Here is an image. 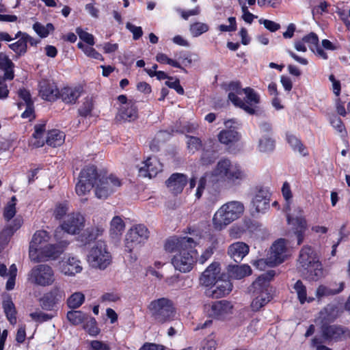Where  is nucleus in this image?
Here are the masks:
<instances>
[{"label":"nucleus","mask_w":350,"mask_h":350,"mask_svg":"<svg viewBox=\"0 0 350 350\" xmlns=\"http://www.w3.org/2000/svg\"><path fill=\"white\" fill-rule=\"evenodd\" d=\"M162 170L163 165L160 161L155 157H150L143 162L142 166L139 168V173L141 176L151 178L156 176Z\"/></svg>","instance_id":"20"},{"label":"nucleus","mask_w":350,"mask_h":350,"mask_svg":"<svg viewBox=\"0 0 350 350\" xmlns=\"http://www.w3.org/2000/svg\"><path fill=\"white\" fill-rule=\"evenodd\" d=\"M33 30L41 38H46L51 31L54 30V27L51 23H47L46 25H42L40 23H36L33 25Z\"/></svg>","instance_id":"44"},{"label":"nucleus","mask_w":350,"mask_h":350,"mask_svg":"<svg viewBox=\"0 0 350 350\" xmlns=\"http://www.w3.org/2000/svg\"><path fill=\"white\" fill-rule=\"evenodd\" d=\"M65 135L59 130H52L47 134L46 143L51 146H59L64 143Z\"/></svg>","instance_id":"36"},{"label":"nucleus","mask_w":350,"mask_h":350,"mask_svg":"<svg viewBox=\"0 0 350 350\" xmlns=\"http://www.w3.org/2000/svg\"><path fill=\"white\" fill-rule=\"evenodd\" d=\"M297 269L309 280L318 281L324 277V270L315 250L305 245L300 250Z\"/></svg>","instance_id":"3"},{"label":"nucleus","mask_w":350,"mask_h":350,"mask_svg":"<svg viewBox=\"0 0 350 350\" xmlns=\"http://www.w3.org/2000/svg\"><path fill=\"white\" fill-rule=\"evenodd\" d=\"M187 181L188 179L186 175L180 173H174L166 180L165 185L172 193L178 194L183 191Z\"/></svg>","instance_id":"23"},{"label":"nucleus","mask_w":350,"mask_h":350,"mask_svg":"<svg viewBox=\"0 0 350 350\" xmlns=\"http://www.w3.org/2000/svg\"><path fill=\"white\" fill-rule=\"evenodd\" d=\"M288 256L286 241L284 239H280L275 241L271 247L268 263L271 267L278 265L284 262Z\"/></svg>","instance_id":"17"},{"label":"nucleus","mask_w":350,"mask_h":350,"mask_svg":"<svg viewBox=\"0 0 350 350\" xmlns=\"http://www.w3.org/2000/svg\"><path fill=\"white\" fill-rule=\"evenodd\" d=\"M293 288L301 304H303L306 301L311 302L314 300L312 297H307L306 287L301 280H297L294 284Z\"/></svg>","instance_id":"40"},{"label":"nucleus","mask_w":350,"mask_h":350,"mask_svg":"<svg viewBox=\"0 0 350 350\" xmlns=\"http://www.w3.org/2000/svg\"><path fill=\"white\" fill-rule=\"evenodd\" d=\"M150 232L146 226L142 224L133 226L125 236V251L131 253L140 247L148 239Z\"/></svg>","instance_id":"10"},{"label":"nucleus","mask_w":350,"mask_h":350,"mask_svg":"<svg viewBox=\"0 0 350 350\" xmlns=\"http://www.w3.org/2000/svg\"><path fill=\"white\" fill-rule=\"evenodd\" d=\"M14 65L9 57L3 53H0V69L4 71L3 76H5L8 80H12L14 77Z\"/></svg>","instance_id":"30"},{"label":"nucleus","mask_w":350,"mask_h":350,"mask_svg":"<svg viewBox=\"0 0 350 350\" xmlns=\"http://www.w3.org/2000/svg\"><path fill=\"white\" fill-rule=\"evenodd\" d=\"M34 133L33 134V139L31 143L35 147H41L44 144V135L45 131V124H39L34 126Z\"/></svg>","instance_id":"37"},{"label":"nucleus","mask_w":350,"mask_h":350,"mask_svg":"<svg viewBox=\"0 0 350 350\" xmlns=\"http://www.w3.org/2000/svg\"><path fill=\"white\" fill-rule=\"evenodd\" d=\"M50 237L45 230L36 231L30 242L29 256L31 261L38 262L57 258L63 252L62 247L49 243Z\"/></svg>","instance_id":"2"},{"label":"nucleus","mask_w":350,"mask_h":350,"mask_svg":"<svg viewBox=\"0 0 350 350\" xmlns=\"http://www.w3.org/2000/svg\"><path fill=\"white\" fill-rule=\"evenodd\" d=\"M21 38L16 42L9 45L10 48L18 55L24 54L27 51V40H31V37L25 33L18 31L15 36V38Z\"/></svg>","instance_id":"29"},{"label":"nucleus","mask_w":350,"mask_h":350,"mask_svg":"<svg viewBox=\"0 0 350 350\" xmlns=\"http://www.w3.org/2000/svg\"><path fill=\"white\" fill-rule=\"evenodd\" d=\"M85 300L84 295L81 292H75L72 294L67 300L69 308H77L82 305Z\"/></svg>","instance_id":"46"},{"label":"nucleus","mask_w":350,"mask_h":350,"mask_svg":"<svg viewBox=\"0 0 350 350\" xmlns=\"http://www.w3.org/2000/svg\"><path fill=\"white\" fill-rule=\"evenodd\" d=\"M94 104L92 98H86L79 109V113L81 116H88L90 115L93 109Z\"/></svg>","instance_id":"54"},{"label":"nucleus","mask_w":350,"mask_h":350,"mask_svg":"<svg viewBox=\"0 0 350 350\" xmlns=\"http://www.w3.org/2000/svg\"><path fill=\"white\" fill-rule=\"evenodd\" d=\"M148 309L152 319L159 324H164L172 321L176 314L174 303L166 297L152 300Z\"/></svg>","instance_id":"7"},{"label":"nucleus","mask_w":350,"mask_h":350,"mask_svg":"<svg viewBox=\"0 0 350 350\" xmlns=\"http://www.w3.org/2000/svg\"><path fill=\"white\" fill-rule=\"evenodd\" d=\"M220 267L218 262L211 263L202 273L200 282L205 286H212L216 284L219 279Z\"/></svg>","instance_id":"21"},{"label":"nucleus","mask_w":350,"mask_h":350,"mask_svg":"<svg viewBox=\"0 0 350 350\" xmlns=\"http://www.w3.org/2000/svg\"><path fill=\"white\" fill-rule=\"evenodd\" d=\"M330 123L333 128L338 133L344 134L346 133L345 126L341 119L337 116H333L330 119Z\"/></svg>","instance_id":"58"},{"label":"nucleus","mask_w":350,"mask_h":350,"mask_svg":"<svg viewBox=\"0 0 350 350\" xmlns=\"http://www.w3.org/2000/svg\"><path fill=\"white\" fill-rule=\"evenodd\" d=\"M76 32L78 34L79 38L87 44H90V46H93L94 44V38L92 34L89 33L81 28H77L76 29Z\"/></svg>","instance_id":"55"},{"label":"nucleus","mask_w":350,"mask_h":350,"mask_svg":"<svg viewBox=\"0 0 350 350\" xmlns=\"http://www.w3.org/2000/svg\"><path fill=\"white\" fill-rule=\"evenodd\" d=\"M57 269L60 273L67 277H75L83 271V262L76 255H64L58 262Z\"/></svg>","instance_id":"12"},{"label":"nucleus","mask_w":350,"mask_h":350,"mask_svg":"<svg viewBox=\"0 0 350 350\" xmlns=\"http://www.w3.org/2000/svg\"><path fill=\"white\" fill-rule=\"evenodd\" d=\"M85 225V219L80 213H72L68 215L59 228L56 229L55 237L59 239V234L64 231L68 234H75L79 233Z\"/></svg>","instance_id":"15"},{"label":"nucleus","mask_w":350,"mask_h":350,"mask_svg":"<svg viewBox=\"0 0 350 350\" xmlns=\"http://www.w3.org/2000/svg\"><path fill=\"white\" fill-rule=\"evenodd\" d=\"M40 95L46 100H55L59 94V92L54 83L44 80L40 83Z\"/></svg>","instance_id":"24"},{"label":"nucleus","mask_w":350,"mask_h":350,"mask_svg":"<svg viewBox=\"0 0 350 350\" xmlns=\"http://www.w3.org/2000/svg\"><path fill=\"white\" fill-rule=\"evenodd\" d=\"M16 198L15 196H12L10 201L7 204L4 208L3 217L7 221L11 220L16 215Z\"/></svg>","instance_id":"45"},{"label":"nucleus","mask_w":350,"mask_h":350,"mask_svg":"<svg viewBox=\"0 0 350 350\" xmlns=\"http://www.w3.org/2000/svg\"><path fill=\"white\" fill-rule=\"evenodd\" d=\"M68 208L66 204H58L56 205L53 215L57 219H62L68 212Z\"/></svg>","instance_id":"60"},{"label":"nucleus","mask_w":350,"mask_h":350,"mask_svg":"<svg viewBox=\"0 0 350 350\" xmlns=\"http://www.w3.org/2000/svg\"><path fill=\"white\" fill-rule=\"evenodd\" d=\"M245 206L237 200L229 201L221 205L214 213L212 224L217 230H221L243 215Z\"/></svg>","instance_id":"5"},{"label":"nucleus","mask_w":350,"mask_h":350,"mask_svg":"<svg viewBox=\"0 0 350 350\" xmlns=\"http://www.w3.org/2000/svg\"><path fill=\"white\" fill-rule=\"evenodd\" d=\"M196 242L191 237H172L165 244L166 251L176 254L172 263L176 270L183 273L190 271L196 260L197 251L194 250Z\"/></svg>","instance_id":"1"},{"label":"nucleus","mask_w":350,"mask_h":350,"mask_svg":"<svg viewBox=\"0 0 350 350\" xmlns=\"http://www.w3.org/2000/svg\"><path fill=\"white\" fill-rule=\"evenodd\" d=\"M84 329L91 336H96L99 333V329L96 325V321L94 318H90L84 325Z\"/></svg>","instance_id":"56"},{"label":"nucleus","mask_w":350,"mask_h":350,"mask_svg":"<svg viewBox=\"0 0 350 350\" xmlns=\"http://www.w3.org/2000/svg\"><path fill=\"white\" fill-rule=\"evenodd\" d=\"M302 40L305 44H307L309 49L313 51L317 56L322 58L323 59H327V54L321 46L319 44V38L314 33H310L304 37Z\"/></svg>","instance_id":"26"},{"label":"nucleus","mask_w":350,"mask_h":350,"mask_svg":"<svg viewBox=\"0 0 350 350\" xmlns=\"http://www.w3.org/2000/svg\"><path fill=\"white\" fill-rule=\"evenodd\" d=\"M217 138L221 144L228 145L238 142L241 138V135L234 130H222Z\"/></svg>","instance_id":"32"},{"label":"nucleus","mask_w":350,"mask_h":350,"mask_svg":"<svg viewBox=\"0 0 350 350\" xmlns=\"http://www.w3.org/2000/svg\"><path fill=\"white\" fill-rule=\"evenodd\" d=\"M126 27L133 33V40H137L142 37L143 31L141 27H137L131 23H127Z\"/></svg>","instance_id":"61"},{"label":"nucleus","mask_w":350,"mask_h":350,"mask_svg":"<svg viewBox=\"0 0 350 350\" xmlns=\"http://www.w3.org/2000/svg\"><path fill=\"white\" fill-rule=\"evenodd\" d=\"M286 140L295 151L303 153L304 146L300 140L295 135L291 133H287Z\"/></svg>","instance_id":"52"},{"label":"nucleus","mask_w":350,"mask_h":350,"mask_svg":"<svg viewBox=\"0 0 350 350\" xmlns=\"http://www.w3.org/2000/svg\"><path fill=\"white\" fill-rule=\"evenodd\" d=\"M23 223V219L21 217L18 216L14 219V220L8 225V226L3 230L1 234H8L9 236L13 234V233L18 230Z\"/></svg>","instance_id":"49"},{"label":"nucleus","mask_w":350,"mask_h":350,"mask_svg":"<svg viewBox=\"0 0 350 350\" xmlns=\"http://www.w3.org/2000/svg\"><path fill=\"white\" fill-rule=\"evenodd\" d=\"M228 272L230 277L239 280L250 275L252 269L249 265L245 264L230 265L228 267Z\"/></svg>","instance_id":"28"},{"label":"nucleus","mask_w":350,"mask_h":350,"mask_svg":"<svg viewBox=\"0 0 350 350\" xmlns=\"http://www.w3.org/2000/svg\"><path fill=\"white\" fill-rule=\"evenodd\" d=\"M80 88H65L62 90L61 97L66 103H75L81 96Z\"/></svg>","instance_id":"33"},{"label":"nucleus","mask_w":350,"mask_h":350,"mask_svg":"<svg viewBox=\"0 0 350 350\" xmlns=\"http://www.w3.org/2000/svg\"><path fill=\"white\" fill-rule=\"evenodd\" d=\"M304 209L297 206L294 209L293 213H287L286 218L289 225H291L294 233L297 238V244L300 245L304 237V232L307 230V220L304 215Z\"/></svg>","instance_id":"13"},{"label":"nucleus","mask_w":350,"mask_h":350,"mask_svg":"<svg viewBox=\"0 0 350 350\" xmlns=\"http://www.w3.org/2000/svg\"><path fill=\"white\" fill-rule=\"evenodd\" d=\"M207 177L212 182L230 181L236 182L246 178L247 174L242 167L228 159H220L215 168Z\"/></svg>","instance_id":"4"},{"label":"nucleus","mask_w":350,"mask_h":350,"mask_svg":"<svg viewBox=\"0 0 350 350\" xmlns=\"http://www.w3.org/2000/svg\"><path fill=\"white\" fill-rule=\"evenodd\" d=\"M87 314L79 310L69 311L67 313L68 320L73 325H79L87 319Z\"/></svg>","instance_id":"47"},{"label":"nucleus","mask_w":350,"mask_h":350,"mask_svg":"<svg viewBox=\"0 0 350 350\" xmlns=\"http://www.w3.org/2000/svg\"><path fill=\"white\" fill-rule=\"evenodd\" d=\"M249 246L243 242H235L231 244L228 249V254L234 261L239 262L248 254Z\"/></svg>","instance_id":"25"},{"label":"nucleus","mask_w":350,"mask_h":350,"mask_svg":"<svg viewBox=\"0 0 350 350\" xmlns=\"http://www.w3.org/2000/svg\"><path fill=\"white\" fill-rule=\"evenodd\" d=\"M209 26L204 23L196 22L190 25L189 31L192 36L198 37L208 31Z\"/></svg>","instance_id":"43"},{"label":"nucleus","mask_w":350,"mask_h":350,"mask_svg":"<svg viewBox=\"0 0 350 350\" xmlns=\"http://www.w3.org/2000/svg\"><path fill=\"white\" fill-rule=\"evenodd\" d=\"M187 145L189 152L194 153L202 147V142L197 137L187 136Z\"/></svg>","instance_id":"51"},{"label":"nucleus","mask_w":350,"mask_h":350,"mask_svg":"<svg viewBox=\"0 0 350 350\" xmlns=\"http://www.w3.org/2000/svg\"><path fill=\"white\" fill-rule=\"evenodd\" d=\"M216 287L211 292L213 297H221L230 293L232 291V284L227 280H218L216 282Z\"/></svg>","instance_id":"31"},{"label":"nucleus","mask_w":350,"mask_h":350,"mask_svg":"<svg viewBox=\"0 0 350 350\" xmlns=\"http://www.w3.org/2000/svg\"><path fill=\"white\" fill-rule=\"evenodd\" d=\"M99 180L95 183V195L98 198L105 199L121 185L120 180L113 175L107 176L100 174Z\"/></svg>","instance_id":"11"},{"label":"nucleus","mask_w":350,"mask_h":350,"mask_svg":"<svg viewBox=\"0 0 350 350\" xmlns=\"http://www.w3.org/2000/svg\"><path fill=\"white\" fill-rule=\"evenodd\" d=\"M124 228L125 224L122 219L119 216L114 217L110 223V236L113 239L118 238L122 234Z\"/></svg>","instance_id":"34"},{"label":"nucleus","mask_w":350,"mask_h":350,"mask_svg":"<svg viewBox=\"0 0 350 350\" xmlns=\"http://www.w3.org/2000/svg\"><path fill=\"white\" fill-rule=\"evenodd\" d=\"M3 308L4 312L6 314L8 320L12 325L16 324V311L14 307V304L11 300L10 298H8L5 299L3 302Z\"/></svg>","instance_id":"38"},{"label":"nucleus","mask_w":350,"mask_h":350,"mask_svg":"<svg viewBox=\"0 0 350 350\" xmlns=\"http://www.w3.org/2000/svg\"><path fill=\"white\" fill-rule=\"evenodd\" d=\"M18 96L23 100V101L18 103V107L20 109H22V105L33 103L29 92L25 89H20Z\"/></svg>","instance_id":"57"},{"label":"nucleus","mask_w":350,"mask_h":350,"mask_svg":"<svg viewBox=\"0 0 350 350\" xmlns=\"http://www.w3.org/2000/svg\"><path fill=\"white\" fill-rule=\"evenodd\" d=\"M85 178V176L79 177V182L76 185V193L80 196L86 195L90 192V189L94 187V183L87 182L88 179Z\"/></svg>","instance_id":"41"},{"label":"nucleus","mask_w":350,"mask_h":350,"mask_svg":"<svg viewBox=\"0 0 350 350\" xmlns=\"http://www.w3.org/2000/svg\"><path fill=\"white\" fill-rule=\"evenodd\" d=\"M252 208L256 213H265L269 208V194L263 189H258L252 200Z\"/></svg>","instance_id":"22"},{"label":"nucleus","mask_w":350,"mask_h":350,"mask_svg":"<svg viewBox=\"0 0 350 350\" xmlns=\"http://www.w3.org/2000/svg\"><path fill=\"white\" fill-rule=\"evenodd\" d=\"M27 280L31 284L38 286H52L56 280L55 271L47 264L37 265L28 273Z\"/></svg>","instance_id":"9"},{"label":"nucleus","mask_w":350,"mask_h":350,"mask_svg":"<svg viewBox=\"0 0 350 350\" xmlns=\"http://www.w3.org/2000/svg\"><path fill=\"white\" fill-rule=\"evenodd\" d=\"M258 22L260 24H262L267 29L271 32H275L280 28V24L268 19L260 18Z\"/></svg>","instance_id":"59"},{"label":"nucleus","mask_w":350,"mask_h":350,"mask_svg":"<svg viewBox=\"0 0 350 350\" xmlns=\"http://www.w3.org/2000/svg\"><path fill=\"white\" fill-rule=\"evenodd\" d=\"M282 196L286 200L284 209L288 213L291 210V203L293 198L291 187L288 183L284 182L282 187Z\"/></svg>","instance_id":"48"},{"label":"nucleus","mask_w":350,"mask_h":350,"mask_svg":"<svg viewBox=\"0 0 350 350\" xmlns=\"http://www.w3.org/2000/svg\"><path fill=\"white\" fill-rule=\"evenodd\" d=\"M273 276L271 272L259 276L251 286L250 291L253 294L251 308L254 311H258L267 304L271 295L269 289V280Z\"/></svg>","instance_id":"6"},{"label":"nucleus","mask_w":350,"mask_h":350,"mask_svg":"<svg viewBox=\"0 0 350 350\" xmlns=\"http://www.w3.org/2000/svg\"><path fill=\"white\" fill-rule=\"evenodd\" d=\"M116 118L123 121L131 122L137 118V109L135 103H130L129 105L119 107Z\"/></svg>","instance_id":"27"},{"label":"nucleus","mask_w":350,"mask_h":350,"mask_svg":"<svg viewBox=\"0 0 350 350\" xmlns=\"http://www.w3.org/2000/svg\"><path fill=\"white\" fill-rule=\"evenodd\" d=\"M232 304L226 300L216 301L204 306V310L208 317L216 319H224L232 313Z\"/></svg>","instance_id":"16"},{"label":"nucleus","mask_w":350,"mask_h":350,"mask_svg":"<svg viewBox=\"0 0 350 350\" xmlns=\"http://www.w3.org/2000/svg\"><path fill=\"white\" fill-rule=\"evenodd\" d=\"M176 12L180 14L183 18L187 20L191 16H196L200 13V9L198 6L196 7L193 10L185 11L180 8H177Z\"/></svg>","instance_id":"62"},{"label":"nucleus","mask_w":350,"mask_h":350,"mask_svg":"<svg viewBox=\"0 0 350 350\" xmlns=\"http://www.w3.org/2000/svg\"><path fill=\"white\" fill-rule=\"evenodd\" d=\"M156 60L161 64H167L175 68H182L185 72H186V70L183 68L180 64L176 60L169 58L165 54L163 53H157L156 55Z\"/></svg>","instance_id":"53"},{"label":"nucleus","mask_w":350,"mask_h":350,"mask_svg":"<svg viewBox=\"0 0 350 350\" xmlns=\"http://www.w3.org/2000/svg\"><path fill=\"white\" fill-rule=\"evenodd\" d=\"M275 141L269 135L262 136L258 144V149L260 152H268L274 149Z\"/></svg>","instance_id":"42"},{"label":"nucleus","mask_w":350,"mask_h":350,"mask_svg":"<svg viewBox=\"0 0 350 350\" xmlns=\"http://www.w3.org/2000/svg\"><path fill=\"white\" fill-rule=\"evenodd\" d=\"M104 231L105 227L103 225L100 224L87 229L85 235L87 236L86 239L88 241H92L102 235Z\"/></svg>","instance_id":"50"},{"label":"nucleus","mask_w":350,"mask_h":350,"mask_svg":"<svg viewBox=\"0 0 350 350\" xmlns=\"http://www.w3.org/2000/svg\"><path fill=\"white\" fill-rule=\"evenodd\" d=\"M65 294L59 286H53L40 299V305L45 310H51L56 304L64 299Z\"/></svg>","instance_id":"18"},{"label":"nucleus","mask_w":350,"mask_h":350,"mask_svg":"<svg viewBox=\"0 0 350 350\" xmlns=\"http://www.w3.org/2000/svg\"><path fill=\"white\" fill-rule=\"evenodd\" d=\"M103 172H98L96 168L94 165L87 166L83 168L79 175V177L85 176V179H88L87 182H92L94 183V187L95 183L98 181L100 174H105Z\"/></svg>","instance_id":"35"},{"label":"nucleus","mask_w":350,"mask_h":350,"mask_svg":"<svg viewBox=\"0 0 350 350\" xmlns=\"http://www.w3.org/2000/svg\"><path fill=\"white\" fill-rule=\"evenodd\" d=\"M166 347L160 344L145 342L138 350H165Z\"/></svg>","instance_id":"64"},{"label":"nucleus","mask_w":350,"mask_h":350,"mask_svg":"<svg viewBox=\"0 0 350 350\" xmlns=\"http://www.w3.org/2000/svg\"><path fill=\"white\" fill-rule=\"evenodd\" d=\"M344 286H345V283L342 282L339 283L338 288L336 289L327 288L323 285H321L317 289L316 296L319 299H321L323 297L334 295L338 294V293H340L341 291H342V290L344 289Z\"/></svg>","instance_id":"39"},{"label":"nucleus","mask_w":350,"mask_h":350,"mask_svg":"<svg viewBox=\"0 0 350 350\" xmlns=\"http://www.w3.org/2000/svg\"><path fill=\"white\" fill-rule=\"evenodd\" d=\"M31 319L36 321L43 322L46 321L51 319V316L42 312L41 311H36L30 314Z\"/></svg>","instance_id":"63"},{"label":"nucleus","mask_w":350,"mask_h":350,"mask_svg":"<svg viewBox=\"0 0 350 350\" xmlns=\"http://www.w3.org/2000/svg\"><path fill=\"white\" fill-rule=\"evenodd\" d=\"M90 267L100 271L106 269L112 262V256L105 241H98L90 249L87 256Z\"/></svg>","instance_id":"8"},{"label":"nucleus","mask_w":350,"mask_h":350,"mask_svg":"<svg viewBox=\"0 0 350 350\" xmlns=\"http://www.w3.org/2000/svg\"><path fill=\"white\" fill-rule=\"evenodd\" d=\"M322 336L327 340H340L350 338V329L335 325H323L321 327Z\"/></svg>","instance_id":"19"},{"label":"nucleus","mask_w":350,"mask_h":350,"mask_svg":"<svg viewBox=\"0 0 350 350\" xmlns=\"http://www.w3.org/2000/svg\"><path fill=\"white\" fill-rule=\"evenodd\" d=\"M243 92H244L246 96L247 100V103L242 100L234 93H229L228 98L236 107L243 109L249 114H254L256 110L254 105L259 103V95L251 88L243 89Z\"/></svg>","instance_id":"14"}]
</instances>
